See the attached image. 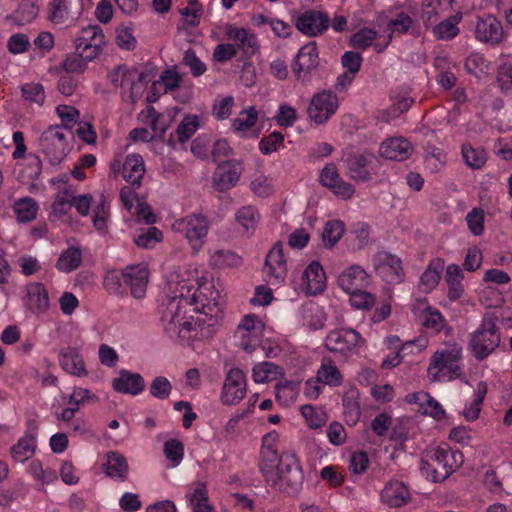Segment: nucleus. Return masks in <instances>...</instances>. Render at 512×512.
<instances>
[{
	"mask_svg": "<svg viewBox=\"0 0 512 512\" xmlns=\"http://www.w3.org/2000/svg\"><path fill=\"white\" fill-rule=\"evenodd\" d=\"M166 458L172 463V466H178L184 456V445L178 439H170L164 443L163 447Z\"/></svg>",
	"mask_w": 512,
	"mask_h": 512,
	"instance_id": "de8ad7c7",
	"label": "nucleus"
},
{
	"mask_svg": "<svg viewBox=\"0 0 512 512\" xmlns=\"http://www.w3.org/2000/svg\"><path fill=\"white\" fill-rule=\"evenodd\" d=\"M368 274L359 265H353L343 271L338 277L339 286L346 292L364 288L368 284Z\"/></svg>",
	"mask_w": 512,
	"mask_h": 512,
	"instance_id": "bb28decb",
	"label": "nucleus"
},
{
	"mask_svg": "<svg viewBox=\"0 0 512 512\" xmlns=\"http://www.w3.org/2000/svg\"><path fill=\"white\" fill-rule=\"evenodd\" d=\"M83 11V0H52L49 4V20L55 24L71 25Z\"/></svg>",
	"mask_w": 512,
	"mask_h": 512,
	"instance_id": "9d476101",
	"label": "nucleus"
},
{
	"mask_svg": "<svg viewBox=\"0 0 512 512\" xmlns=\"http://www.w3.org/2000/svg\"><path fill=\"white\" fill-rule=\"evenodd\" d=\"M475 37L484 43L499 44L504 37L502 23L490 14L478 16L475 26Z\"/></svg>",
	"mask_w": 512,
	"mask_h": 512,
	"instance_id": "f3484780",
	"label": "nucleus"
},
{
	"mask_svg": "<svg viewBox=\"0 0 512 512\" xmlns=\"http://www.w3.org/2000/svg\"><path fill=\"white\" fill-rule=\"evenodd\" d=\"M375 271L387 282H400L403 277L401 260L386 251L378 252L373 258Z\"/></svg>",
	"mask_w": 512,
	"mask_h": 512,
	"instance_id": "dca6fc26",
	"label": "nucleus"
},
{
	"mask_svg": "<svg viewBox=\"0 0 512 512\" xmlns=\"http://www.w3.org/2000/svg\"><path fill=\"white\" fill-rule=\"evenodd\" d=\"M258 212L251 206L242 207L236 213V219L246 230L253 227L258 220Z\"/></svg>",
	"mask_w": 512,
	"mask_h": 512,
	"instance_id": "774afa93",
	"label": "nucleus"
},
{
	"mask_svg": "<svg viewBox=\"0 0 512 512\" xmlns=\"http://www.w3.org/2000/svg\"><path fill=\"white\" fill-rule=\"evenodd\" d=\"M284 141V134L279 131H274L268 136L263 137L259 142V150L264 155H269L277 151L278 147Z\"/></svg>",
	"mask_w": 512,
	"mask_h": 512,
	"instance_id": "6e6d98bb",
	"label": "nucleus"
},
{
	"mask_svg": "<svg viewBox=\"0 0 512 512\" xmlns=\"http://www.w3.org/2000/svg\"><path fill=\"white\" fill-rule=\"evenodd\" d=\"M183 63L190 68V72L194 77H199L206 71V65L197 57L193 49L185 51Z\"/></svg>",
	"mask_w": 512,
	"mask_h": 512,
	"instance_id": "0e129e2a",
	"label": "nucleus"
},
{
	"mask_svg": "<svg viewBox=\"0 0 512 512\" xmlns=\"http://www.w3.org/2000/svg\"><path fill=\"white\" fill-rule=\"evenodd\" d=\"M198 117L197 116H185L182 122L177 127L178 140L181 143L188 141L195 131L198 129Z\"/></svg>",
	"mask_w": 512,
	"mask_h": 512,
	"instance_id": "864d4df0",
	"label": "nucleus"
},
{
	"mask_svg": "<svg viewBox=\"0 0 512 512\" xmlns=\"http://www.w3.org/2000/svg\"><path fill=\"white\" fill-rule=\"evenodd\" d=\"M96 40H99L100 43H106L102 29L98 25L87 26L81 30L80 36L75 39V49L81 48L82 44H94Z\"/></svg>",
	"mask_w": 512,
	"mask_h": 512,
	"instance_id": "37998d69",
	"label": "nucleus"
},
{
	"mask_svg": "<svg viewBox=\"0 0 512 512\" xmlns=\"http://www.w3.org/2000/svg\"><path fill=\"white\" fill-rule=\"evenodd\" d=\"M144 174L145 166L142 156L139 154L128 155L123 164V178L132 186L139 187Z\"/></svg>",
	"mask_w": 512,
	"mask_h": 512,
	"instance_id": "cd10ccee",
	"label": "nucleus"
},
{
	"mask_svg": "<svg viewBox=\"0 0 512 512\" xmlns=\"http://www.w3.org/2000/svg\"><path fill=\"white\" fill-rule=\"evenodd\" d=\"M242 173L241 163L236 160H228L218 164L212 177L213 186L220 192L234 187Z\"/></svg>",
	"mask_w": 512,
	"mask_h": 512,
	"instance_id": "2eb2a0df",
	"label": "nucleus"
},
{
	"mask_svg": "<svg viewBox=\"0 0 512 512\" xmlns=\"http://www.w3.org/2000/svg\"><path fill=\"white\" fill-rule=\"evenodd\" d=\"M61 67L68 73L82 74L85 72L87 64L84 59H82L80 54L75 51L74 54H69L66 56V58L61 63Z\"/></svg>",
	"mask_w": 512,
	"mask_h": 512,
	"instance_id": "e2e57ef3",
	"label": "nucleus"
},
{
	"mask_svg": "<svg viewBox=\"0 0 512 512\" xmlns=\"http://www.w3.org/2000/svg\"><path fill=\"white\" fill-rule=\"evenodd\" d=\"M320 183L343 200L352 198L355 193L354 186L340 177L338 169L333 163L327 164L322 169L320 173Z\"/></svg>",
	"mask_w": 512,
	"mask_h": 512,
	"instance_id": "4468645a",
	"label": "nucleus"
},
{
	"mask_svg": "<svg viewBox=\"0 0 512 512\" xmlns=\"http://www.w3.org/2000/svg\"><path fill=\"white\" fill-rule=\"evenodd\" d=\"M72 197L73 193L68 189L59 192L52 204L53 213L58 217L66 215L73 206Z\"/></svg>",
	"mask_w": 512,
	"mask_h": 512,
	"instance_id": "603ef678",
	"label": "nucleus"
},
{
	"mask_svg": "<svg viewBox=\"0 0 512 512\" xmlns=\"http://www.w3.org/2000/svg\"><path fill=\"white\" fill-rule=\"evenodd\" d=\"M462 18V13L457 12L436 24L433 27V34L435 38L444 41L455 38L460 32L458 24L461 22Z\"/></svg>",
	"mask_w": 512,
	"mask_h": 512,
	"instance_id": "7c9ffc66",
	"label": "nucleus"
},
{
	"mask_svg": "<svg viewBox=\"0 0 512 512\" xmlns=\"http://www.w3.org/2000/svg\"><path fill=\"white\" fill-rule=\"evenodd\" d=\"M450 448L437 447L430 460L421 461V471L428 479L433 482H442L446 480L453 470L449 462Z\"/></svg>",
	"mask_w": 512,
	"mask_h": 512,
	"instance_id": "0eeeda50",
	"label": "nucleus"
},
{
	"mask_svg": "<svg viewBox=\"0 0 512 512\" xmlns=\"http://www.w3.org/2000/svg\"><path fill=\"white\" fill-rule=\"evenodd\" d=\"M350 295V303L355 309L368 310L375 304V296L372 293L359 288L355 291L348 292Z\"/></svg>",
	"mask_w": 512,
	"mask_h": 512,
	"instance_id": "09e8293b",
	"label": "nucleus"
},
{
	"mask_svg": "<svg viewBox=\"0 0 512 512\" xmlns=\"http://www.w3.org/2000/svg\"><path fill=\"white\" fill-rule=\"evenodd\" d=\"M318 65V49L316 42L313 41L299 50L293 61L292 71L298 79L304 80Z\"/></svg>",
	"mask_w": 512,
	"mask_h": 512,
	"instance_id": "a211bd4d",
	"label": "nucleus"
},
{
	"mask_svg": "<svg viewBox=\"0 0 512 512\" xmlns=\"http://www.w3.org/2000/svg\"><path fill=\"white\" fill-rule=\"evenodd\" d=\"M148 276L149 271L143 264L129 266L122 272L124 284L130 287L131 295L137 299L145 296Z\"/></svg>",
	"mask_w": 512,
	"mask_h": 512,
	"instance_id": "6ab92c4d",
	"label": "nucleus"
},
{
	"mask_svg": "<svg viewBox=\"0 0 512 512\" xmlns=\"http://www.w3.org/2000/svg\"><path fill=\"white\" fill-rule=\"evenodd\" d=\"M338 99L331 91H322L315 94L308 106V116L316 124L325 123L337 110Z\"/></svg>",
	"mask_w": 512,
	"mask_h": 512,
	"instance_id": "1a4fd4ad",
	"label": "nucleus"
},
{
	"mask_svg": "<svg viewBox=\"0 0 512 512\" xmlns=\"http://www.w3.org/2000/svg\"><path fill=\"white\" fill-rule=\"evenodd\" d=\"M316 376L321 384L331 387H338L343 382V375L330 358L322 360Z\"/></svg>",
	"mask_w": 512,
	"mask_h": 512,
	"instance_id": "2f4dec72",
	"label": "nucleus"
},
{
	"mask_svg": "<svg viewBox=\"0 0 512 512\" xmlns=\"http://www.w3.org/2000/svg\"><path fill=\"white\" fill-rule=\"evenodd\" d=\"M301 414L312 429L322 427L327 421V415L322 410H316L312 405H303Z\"/></svg>",
	"mask_w": 512,
	"mask_h": 512,
	"instance_id": "8fccbe9b",
	"label": "nucleus"
},
{
	"mask_svg": "<svg viewBox=\"0 0 512 512\" xmlns=\"http://www.w3.org/2000/svg\"><path fill=\"white\" fill-rule=\"evenodd\" d=\"M82 263V252L77 247H69L61 253L57 262L56 268L65 273L76 270Z\"/></svg>",
	"mask_w": 512,
	"mask_h": 512,
	"instance_id": "72a5a7b5",
	"label": "nucleus"
},
{
	"mask_svg": "<svg viewBox=\"0 0 512 512\" xmlns=\"http://www.w3.org/2000/svg\"><path fill=\"white\" fill-rule=\"evenodd\" d=\"M172 391L170 381L163 376L156 377L150 385V394L157 399H167Z\"/></svg>",
	"mask_w": 512,
	"mask_h": 512,
	"instance_id": "052dcab7",
	"label": "nucleus"
},
{
	"mask_svg": "<svg viewBox=\"0 0 512 512\" xmlns=\"http://www.w3.org/2000/svg\"><path fill=\"white\" fill-rule=\"evenodd\" d=\"M279 373V366L272 362H262L256 364L253 368V380L256 383H265L276 379Z\"/></svg>",
	"mask_w": 512,
	"mask_h": 512,
	"instance_id": "a19ab883",
	"label": "nucleus"
},
{
	"mask_svg": "<svg viewBox=\"0 0 512 512\" xmlns=\"http://www.w3.org/2000/svg\"><path fill=\"white\" fill-rule=\"evenodd\" d=\"M295 26L303 34L315 37L328 30L330 18L325 12L309 10L297 17Z\"/></svg>",
	"mask_w": 512,
	"mask_h": 512,
	"instance_id": "f8f14e48",
	"label": "nucleus"
},
{
	"mask_svg": "<svg viewBox=\"0 0 512 512\" xmlns=\"http://www.w3.org/2000/svg\"><path fill=\"white\" fill-rule=\"evenodd\" d=\"M469 230L475 236L481 235L484 230V213L482 209L474 208L466 216Z\"/></svg>",
	"mask_w": 512,
	"mask_h": 512,
	"instance_id": "69168bd1",
	"label": "nucleus"
},
{
	"mask_svg": "<svg viewBox=\"0 0 512 512\" xmlns=\"http://www.w3.org/2000/svg\"><path fill=\"white\" fill-rule=\"evenodd\" d=\"M444 261L440 258L432 261L421 276V284L427 290H432L439 283Z\"/></svg>",
	"mask_w": 512,
	"mask_h": 512,
	"instance_id": "4c0bfd02",
	"label": "nucleus"
},
{
	"mask_svg": "<svg viewBox=\"0 0 512 512\" xmlns=\"http://www.w3.org/2000/svg\"><path fill=\"white\" fill-rule=\"evenodd\" d=\"M412 150V145L407 139L393 137L381 143L379 153L385 159L404 161L410 157Z\"/></svg>",
	"mask_w": 512,
	"mask_h": 512,
	"instance_id": "5701e85b",
	"label": "nucleus"
},
{
	"mask_svg": "<svg viewBox=\"0 0 512 512\" xmlns=\"http://www.w3.org/2000/svg\"><path fill=\"white\" fill-rule=\"evenodd\" d=\"M357 398L358 391L355 389L347 391L342 398L344 414L353 423H356L360 417V405Z\"/></svg>",
	"mask_w": 512,
	"mask_h": 512,
	"instance_id": "79ce46f5",
	"label": "nucleus"
},
{
	"mask_svg": "<svg viewBox=\"0 0 512 512\" xmlns=\"http://www.w3.org/2000/svg\"><path fill=\"white\" fill-rule=\"evenodd\" d=\"M264 455V462L259 463V469L265 482L289 495L298 493L304 476L296 456L291 453L278 456V453L271 450H266Z\"/></svg>",
	"mask_w": 512,
	"mask_h": 512,
	"instance_id": "f257e3e1",
	"label": "nucleus"
},
{
	"mask_svg": "<svg viewBox=\"0 0 512 512\" xmlns=\"http://www.w3.org/2000/svg\"><path fill=\"white\" fill-rule=\"evenodd\" d=\"M462 359V349L454 346L441 352H436L428 367V376L433 382L450 381L460 377L462 369L460 361Z\"/></svg>",
	"mask_w": 512,
	"mask_h": 512,
	"instance_id": "7ed1b4c3",
	"label": "nucleus"
},
{
	"mask_svg": "<svg viewBox=\"0 0 512 512\" xmlns=\"http://www.w3.org/2000/svg\"><path fill=\"white\" fill-rule=\"evenodd\" d=\"M191 303H200L201 309L195 308L194 311L201 314L196 318L195 324L200 327L207 324L208 328H214L222 317L223 301L218 291L213 290V285L202 284L198 287L190 299Z\"/></svg>",
	"mask_w": 512,
	"mask_h": 512,
	"instance_id": "f03ea898",
	"label": "nucleus"
},
{
	"mask_svg": "<svg viewBox=\"0 0 512 512\" xmlns=\"http://www.w3.org/2000/svg\"><path fill=\"white\" fill-rule=\"evenodd\" d=\"M487 67L485 58L479 53L470 54L465 61V69L471 75L479 77Z\"/></svg>",
	"mask_w": 512,
	"mask_h": 512,
	"instance_id": "338daca9",
	"label": "nucleus"
},
{
	"mask_svg": "<svg viewBox=\"0 0 512 512\" xmlns=\"http://www.w3.org/2000/svg\"><path fill=\"white\" fill-rule=\"evenodd\" d=\"M113 389L118 393L138 395L145 389L144 378L139 373H133L126 369L119 371V376L112 381Z\"/></svg>",
	"mask_w": 512,
	"mask_h": 512,
	"instance_id": "4be33fe9",
	"label": "nucleus"
},
{
	"mask_svg": "<svg viewBox=\"0 0 512 512\" xmlns=\"http://www.w3.org/2000/svg\"><path fill=\"white\" fill-rule=\"evenodd\" d=\"M378 33L371 28H362L350 37L349 44L353 48L365 50L373 44Z\"/></svg>",
	"mask_w": 512,
	"mask_h": 512,
	"instance_id": "49530a36",
	"label": "nucleus"
},
{
	"mask_svg": "<svg viewBox=\"0 0 512 512\" xmlns=\"http://www.w3.org/2000/svg\"><path fill=\"white\" fill-rule=\"evenodd\" d=\"M361 340V335L352 328L331 331L325 339V347L333 353L346 355L353 351Z\"/></svg>",
	"mask_w": 512,
	"mask_h": 512,
	"instance_id": "9b49d317",
	"label": "nucleus"
},
{
	"mask_svg": "<svg viewBox=\"0 0 512 512\" xmlns=\"http://www.w3.org/2000/svg\"><path fill=\"white\" fill-rule=\"evenodd\" d=\"M345 231V225L340 220H331L328 221L323 229L322 238L325 242V245L329 248L336 245V243L341 239L343 233Z\"/></svg>",
	"mask_w": 512,
	"mask_h": 512,
	"instance_id": "ea45409f",
	"label": "nucleus"
},
{
	"mask_svg": "<svg viewBox=\"0 0 512 512\" xmlns=\"http://www.w3.org/2000/svg\"><path fill=\"white\" fill-rule=\"evenodd\" d=\"M40 146L50 163H60L69 153L70 146L60 126L48 127L40 137Z\"/></svg>",
	"mask_w": 512,
	"mask_h": 512,
	"instance_id": "423d86ee",
	"label": "nucleus"
},
{
	"mask_svg": "<svg viewBox=\"0 0 512 512\" xmlns=\"http://www.w3.org/2000/svg\"><path fill=\"white\" fill-rule=\"evenodd\" d=\"M13 211L19 222L28 223L36 218L38 204L35 199L31 197H24L15 201Z\"/></svg>",
	"mask_w": 512,
	"mask_h": 512,
	"instance_id": "473e14b6",
	"label": "nucleus"
},
{
	"mask_svg": "<svg viewBox=\"0 0 512 512\" xmlns=\"http://www.w3.org/2000/svg\"><path fill=\"white\" fill-rule=\"evenodd\" d=\"M462 156L465 163L472 169H480L486 163V153L483 149H474L470 144L462 146Z\"/></svg>",
	"mask_w": 512,
	"mask_h": 512,
	"instance_id": "c03bdc74",
	"label": "nucleus"
},
{
	"mask_svg": "<svg viewBox=\"0 0 512 512\" xmlns=\"http://www.w3.org/2000/svg\"><path fill=\"white\" fill-rule=\"evenodd\" d=\"M48 291L42 283L32 282L26 286L25 306L34 314L45 313L49 308Z\"/></svg>",
	"mask_w": 512,
	"mask_h": 512,
	"instance_id": "412c9836",
	"label": "nucleus"
},
{
	"mask_svg": "<svg viewBox=\"0 0 512 512\" xmlns=\"http://www.w3.org/2000/svg\"><path fill=\"white\" fill-rule=\"evenodd\" d=\"M412 25H413L412 18L404 12H400L396 15L395 18L389 20L387 27H388V30L390 31V33H392V34L393 33L405 34L410 30Z\"/></svg>",
	"mask_w": 512,
	"mask_h": 512,
	"instance_id": "bf43d9fd",
	"label": "nucleus"
},
{
	"mask_svg": "<svg viewBox=\"0 0 512 512\" xmlns=\"http://www.w3.org/2000/svg\"><path fill=\"white\" fill-rule=\"evenodd\" d=\"M420 408L425 415H429L437 421H441L446 417V412L442 405L429 393H427L426 400L422 402Z\"/></svg>",
	"mask_w": 512,
	"mask_h": 512,
	"instance_id": "13d9d810",
	"label": "nucleus"
},
{
	"mask_svg": "<svg viewBox=\"0 0 512 512\" xmlns=\"http://www.w3.org/2000/svg\"><path fill=\"white\" fill-rule=\"evenodd\" d=\"M464 278L463 271L457 264H450L446 268L445 282L448 285L447 296L451 301L458 300L462 297L464 287L462 280Z\"/></svg>",
	"mask_w": 512,
	"mask_h": 512,
	"instance_id": "c756f323",
	"label": "nucleus"
},
{
	"mask_svg": "<svg viewBox=\"0 0 512 512\" xmlns=\"http://www.w3.org/2000/svg\"><path fill=\"white\" fill-rule=\"evenodd\" d=\"M60 366L68 373L76 376H84L87 371L84 362L77 350L71 347L62 349L59 354Z\"/></svg>",
	"mask_w": 512,
	"mask_h": 512,
	"instance_id": "c85d7f7f",
	"label": "nucleus"
},
{
	"mask_svg": "<svg viewBox=\"0 0 512 512\" xmlns=\"http://www.w3.org/2000/svg\"><path fill=\"white\" fill-rule=\"evenodd\" d=\"M189 304H191V301L188 298L171 299L163 319L167 320L169 325H173L176 328L177 323L186 318V311L183 309Z\"/></svg>",
	"mask_w": 512,
	"mask_h": 512,
	"instance_id": "c9c22d12",
	"label": "nucleus"
},
{
	"mask_svg": "<svg viewBox=\"0 0 512 512\" xmlns=\"http://www.w3.org/2000/svg\"><path fill=\"white\" fill-rule=\"evenodd\" d=\"M257 118V110L252 106L248 110L242 111L239 114V116L233 121V127L237 131H247L256 124Z\"/></svg>",
	"mask_w": 512,
	"mask_h": 512,
	"instance_id": "5fc2aeb1",
	"label": "nucleus"
},
{
	"mask_svg": "<svg viewBox=\"0 0 512 512\" xmlns=\"http://www.w3.org/2000/svg\"><path fill=\"white\" fill-rule=\"evenodd\" d=\"M210 263L218 268H232L240 266L242 258L231 250H218L211 255Z\"/></svg>",
	"mask_w": 512,
	"mask_h": 512,
	"instance_id": "58836bf2",
	"label": "nucleus"
},
{
	"mask_svg": "<svg viewBox=\"0 0 512 512\" xmlns=\"http://www.w3.org/2000/svg\"><path fill=\"white\" fill-rule=\"evenodd\" d=\"M264 271L271 276L276 283L284 281L287 275V268L283 255V245L281 242H276L267 254Z\"/></svg>",
	"mask_w": 512,
	"mask_h": 512,
	"instance_id": "aec40b11",
	"label": "nucleus"
},
{
	"mask_svg": "<svg viewBox=\"0 0 512 512\" xmlns=\"http://www.w3.org/2000/svg\"><path fill=\"white\" fill-rule=\"evenodd\" d=\"M35 448V437L32 435H25L17 444L11 447L10 452L12 458L16 462L23 463L34 455Z\"/></svg>",
	"mask_w": 512,
	"mask_h": 512,
	"instance_id": "f704fd0d",
	"label": "nucleus"
},
{
	"mask_svg": "<svg viewBox=\"0 0 512 512\" xmlns=\"http://www.w3.org/2000/svg\"><path fill=\"white\" fill-rule=\"evenodd\" d=\"M497 317L494 313H486L480 327L471 335L470 348L477 360L485 359L500 343L496 327Z\"/></svg>",
	"mask_w": 512,
	"mask_h": 512,
	"instance_id": "20e7f679",
	"label": "nucleus"
},
{
	"mask_svg": "<svg viewBox=\"0 0 512 512\" xmlns=\"http://www.w3.org/2000/svg\"><path fill=\"white\" fill-rule=\"evenodd\" d=\"M307 293L317 295L326 288V274L320 262L312 261L303 272Z\"/></svg>",
	"mask_w": 512,
	"mask_h": 512,
	"instance_id": "a878e982",
	"label": "nucleus"
},
{
	"mask_svg": "<svg viewBox=\"0 0 512 512\" xmlns=\"http://www.w3.org/2000/svg\"><path fill=\"white\" fill-rule=\"evenodd\" d=\"M175 231L184 233L195 251H198L208 234L209 222L203 214H191L174 222Z\"/></svg>",
	"mask_w": 512,
	"mask_h": 512,
	"instance_id": "39448f33",
	"label": "nucleus"
},
{
	"mask_svg": "<svg viewBox=\"0 0 512 512\" xmlns=\"http://www.w3.org/2000/svg\"><path fill=\"white\" fill-rule=\"evenodd\" d=\"M246 376L240 368H231L224 379L220 400L224 405L238 404L246 394Z\"/></svg>",
	"mask_w": 512,
	"mask_h": 512,
	"instance_id": "6e6552de",
	"label": "nucleus"
},
{
	"mask_svg": "<svg viewBox=\"0 0 512 512\" xmlns=\"http://www.w3.org/2000/svg\"><path fill=\"white\" fill-rule=\"evenodd\" d=\"M411 498L408 487L401 481L388 482L381 491V500L391 508H399L406 505Z\"/></svg>",
	"mask_w": 512,
	"mask_h": 512,
	"instance_id": "393cba45",
	"label": "nucleus"
},
{
	"mask_svg": "<svg viewBox=\"0 0 512 512\" xmlns=\"http://www.w3.org/2000/svg\"><path fill=\"white\" fill-rule=\"evenodd\" d=\"M102 467L106 476L113 480L124 482L128 479L129 465L127 459L118 451L107 452Z\"/></svg>",
	"mask_w": 512,
	"mask_h": 512,
	"instance_id": "b1692460",
	"label": "nucleus"
},
{
	"mask_svg": "<svg viewBox=\"0 0 512 512\" xmlns=\"http://www.w3.org/2000/svg\"><path fill=\"white\" fill-rule=\"evenodd\" d=\"M39 8L32 2H25L21 4L12 17L15 23L22 26L26 23H30L38 16Z\"/></svg>",
	"mask_w": 512,
	"mask_h": 512,
	"instance_id": "3c124183",
	"label": "nucleus"
},
{
	"mask_svg": "<svg viewBox=\"0 0 512 512\" xmlns=\"http://www.w3.org/2000/svg\"><path fill=\"white\" fill-rule=\"evenodd\" d=\"M375 159L372 152H351L344 160L347 175L357 182H367L372 179L368 166Z\"/></svg>",
	"mask_w": 512,
	"mask_h": 512,
	"instance_id": "ddd939ff",
	"label": "nucleus"
},
{
	"mask_svg": "<svg viewBox=\"0 0 512 512\" xmlns=\"http://www.w3.org/2000/svg\"><path fill=\"white\" fill-rule=\"evenodd\" d=\"M274 119L281 127H291L297 120V113L296 110L290 105L281 104Z\"/></svg>",
	"mask_w": 512,
	"mask_h": 512,
	"instance_id": "680f3d73",
	"label": "nucleus"
},
{
	"mask_svg": "<svg viewBox=\"0 0 512 512\" xmlns=\"http://www.w3.org/2000/svg\"><path fill=\"white\" fill-rule=\"evenodd\" d=\"M189 500L193 507V512H214L212 506L208 504V494L204 483L197 482L194 485L193 492L189 495Z\"/></svg>",
	"mask_w": 512,
	"mask_h": 512,
	"instance_id": "e433bc0d",
	"label": "nucleus"
},
{
	"mask_svg": "<svg viewBox=\"0 0 512 512\" xmlns=\"http://www.w3.org/2000/svg\"><path fill=\"white\" fill-rule=\"evenodd\" d=\"M22 97L29 102L42 105L45 100L43 86L40 83H27L21 87Z\"/></svg>",
	"mask_w": 512,
	"mask_h": 512,
	"instance_id": "4d7b16f0",
	"label": "nucleus"
},
{
	"mask_svg": "<svg viewBox=\"0 0 512 512\" xmlns=\"http://www.w3.org/2000/svg\"><path fill=\"white\" fill-rule=\"evenodd\" d=\"M299 383L294 381H286L275 385V397L281 404L287 405L296 398Z\"/></svg>",
	"mask_w": 512,
	"mask_h": 512,
	"instance_id": "a18cd8bd",
	"label": "nucleus"
}]
</instances>
